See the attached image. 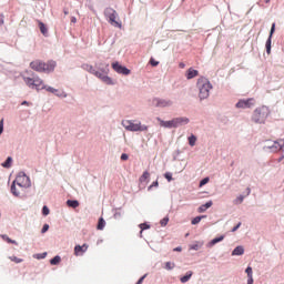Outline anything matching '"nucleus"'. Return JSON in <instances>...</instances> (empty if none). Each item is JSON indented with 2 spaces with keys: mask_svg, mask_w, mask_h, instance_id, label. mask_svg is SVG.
<instances>
[{
  "mask_svg": "<svg viewBox=\"0 0 284 284\" xmlns=\"http://www.w3.org/2000/svg\"><path fill=\"white\" fill-rule=\"evenodd\" d=\"M197 90H199V98L203 101V99H207L210 97V90H212V83L205 77H201L197 79Z\"/></svg>",
  "mask_w": 284,
  "mask_h": 284,
  "instance_id": "f257e3e1",
  "label": "nucleus"
},
{
  "mask_svg": "<svg viewBox=\"0 0 284 284\" xmlns=\"http://www.w3.org/2000/svg\"><path fill=\"white\" fill-rule=\"evenodd\" d=\"M122 125L128 132H148V125H142L141 122L123 120Z\"/></svg>",
  "mask_w": 284,
  "mask_h": 284,
  "instance_id": "f03ea898",
  "label": "nucleus"
},
{
  "mask_svg": "<svg viewBox=\"0 0 284 284\" xmlns=\"http://www.w3.org/2000/svg\"><path fill=\"white\" fill-rule=\"evenodd\" d=\"M267 116H270V109L267 106H260L253 113V121L255 123H265Z\"/></svg>",
  "mask_w": 284,
  "mask_h": 284,
  "instance_id": "7ed1b4c3",
  "label": "nucleus"
},
{
  "mask_svg": "<svg viewBox=\"0 0 284 284\" xmlns=\"http://www.w3.org/2000/svg\"><path fill=\"white\" fill-rule=\"evenodd\" d=\"M12 183L18 185L20 190H28V187L31 185L30 178L26 175V173H19Z\"/></svg>",
  "mask_w": 284,
  "mask_h": 284,
  "instance_id": "20e7f679",
  "label": "nucleus"
},
{
  "mask_svg": "<svg viewBox=\"0 0 284 284\" xmlns=\"http://www.w3.org/2000/svg\"><path fill=\"white\" fill-rule=\"evenodd\" d=\"M104 16L106 17L111 26H113L114 28H122L121 22L116 21V17H118L116 10L112 8H106L104 10Z\"/></svg>",
  "mask_w": 284,
  "mask_h": 284,
  "instance_id": "39448f33",
  "label": "nucleus"
},
{
  "mask_svg": "<svg viewBox=\"0 0 284 284\" xmlns=\"http://www.w3.org/2000/svg\"><path fill=\"white\" fill-rule=\"evenodd\" d=\"M265 148L271 152H281L284 159V140L274 141L272 144H267Z\"/></svg>",
  "mask_w": 284,
  "mask_h": 284,
  "instance_id": "423d86ee",
  "label": "nucleus"
},
{
  "mask_svg": "<svg viewBox=\"0 0 284 284\" xmlns=\"http://www.w3.org/2000/svg\"><path fill=\"white\" fill-rule=\"evenodd\" d=\"M111 68L114 70V72H116L118 74H123L124 77H128L132 72V71H130V69L121 65V63H119V62H113L111 64Z\"/></svg>",
  "mask_w": 284,
  "mask_h": 284,
  "instance_id": "0eeeda50",
  "label": "nucleus"
},
{
  "mask_svg": "<svg viewBox=\"0 0 284 284\" xmlns=\"http://www.w3.org/2000/svg\"><path fill=\"white\" fill-rule=\"evenodd\" d=\"M254 105H256V100H254V98H250V99H243L240 100L236 104L235 108H242L243 110L247 109V108H254Z\"/></svg>",
  "mask_w": 284,
  "mask_h": 284,
  "instance_id": "6e6552de",
  "label": "nucleus"
},
{
  "mask_svg": "<svg viewBox=\"0 0 284 284\" xmlns=\"http://www.w3.org/2000/svg\"><path fill=\"white\" fill-rule=\"evenodd\" d=\"M152 105H154V108H170V105H172V101L161 98H154L152 100Z\"/></svg>",
  "mask_w": 284,
  "mask_h": 284,
  "instance_id": "1a4fd4ad",
  "label": "nucleus"
},
{
  "mask_svg": "<svg viewBox=\"0 0 284 284\" xmlns=\"http://www.w3.org/2000/svg\"><path fill=\"white\" fill-rule=\"evenodd\" d=\"M54 68H57L55 61L49 60L48 62H43L42 73L50 74V72H54Z\"/></svg>",
  "mask_w": 284,
  "mask_h": 284,
  "instance_id": "9d476101",
  "label": "nucleus"
},
{
  "mask_svg": "<svg viewBox=\"0 0 284 284\" xmlns=\"http://www.w3.org/2000/svg\"><path fill=\"white\" fill-rule=\"evenodd\" d=\"M98 79H101L103 83L106 85H114V81H112V78L108 77V73H103L100 71L95 72V75Z\"/></svg>",
  "mask_w": 284,
  "mask_h": 284,
  "instance_id": "9b49d317",
  "label": "nucleus"
},
{
  "mask_svg": "<svg viewBox=\"0 0 284 284\" xmlns=\"http://www.w3.org/2000/svg\"><path fill=\"white\" fill-rule=\"evenodd\" d=\"M43 61L41 60H33L31 63H30V68L31 70H34V72H40V73H43Z\"/></svg>",
  "mask_w": 284,
  "mask_h": 284,
  "instance_id": "f8f14e48",
  "label": "nucleus"
},
{
  "mask_svg": "<svg viewBox=\"0 0 284 284\" xmlns=\"http://www.w3.org/2000/svg\"><path fill=\"white\" fill-rule=\"evenodd\" d=\"M275 31H276V23H273L272 28H271L270 37L266 41V52H267V54H270L272 52V37H273Z\"/></svg>",
  "mask_w": 284,
  "mask_h": 284,
  "instance_id": "ddd939ff",
  "label": "nucleus"
},
{
  "mask_svg": "<svg viewBox=\"0 0 284 284\" xmlns=\"http://www.w3.org/2000/svg\"><path fill=\"white\" fill-rule=\"evenodd\" d=\"M88 244H83L81 245H75L74 246V255L75 256H83V254H85V252H88Z\"/></svg>",
  "mask_w": 284,
  "mask_h": 284,
  "instance_id": "4468645a",
  "label": "nucleus"
},
{
  "mask_svg": "<svg viewBox=\"0 0 284 284\" xmlns=\"http://www.w3.org/2000/svg\"><path fill=\"white\" fill-rule=\"evenodd\" d=\"M33 88H36V90H45V84H43L41 78L36 77L33 78Z\"/></svg>",
  "mask_w": 284,
  "mask_h": 284,
  "instance_id": "2eb2a0df",
  "label": "nucleus"
},
{
  "mask_svg": "<svg viewBox=\"0 0 284 284\" xmlns=\"http://www.w3.org/2000/svg\"><path fill=\"white\" fill-rule=\"evenodd\" d=\"M158 121L160 122L161 128H176V122L174 119L170 121H163L158 118Z\"/></svg>",
  "mask_w": 284,
  "mask_h": 284,
  "instance_id": "dca6fc26",
  "label": "nucleus"
},
{
  "mask_svg": "<svg viewBox=\"0 0 284 284\" xmlns=\"http://www.w3.org/2000/svg\"><path fill=\"white\" fill-rule=\"evenodd\" d=\"M26 190H21V186H18L17 184L12 183L11 185V193L13 196H21Z\"/></svg>",
  "mask_w": 284,
  "mask_h": 284,
  "instance_id": "f3484780",
  "label": "nucleus"
},
{
  "mask_svg": "<svg viewBox=\"0 0 284 284\" xmlns=\"http://www.w3.org/2000/svg\"><path fill=\"white\" fill-rule=\"evenodd\" d=\"M175 121V128H179V125H187L190 123V119L187 118H174Z\"/></svg>",
  "mask_w": 284,
  "mask_h": 284,
  "instance_id": "a211bd4d",
  "label": "nucleus"
},
{
  "mask_svg": "<svg viewBox=\"0 0 284 284\" xmlns=\"http://www.w3.org/2000/svg\"><path fill=\"white\" fill-rule=\"evenodd\" d=\"M243 254H245L243 246H236L232 252V256H243Z\"/></svg>",
  "mask_w": 284,
  "mask_h": 284,
  "instance_id": "6ab92c4d",
  "label": "nucleus"
},
{
  "mask_svg": "<svg viewBox=\"0 0 284 284\" xmlns=\"http://www.w3.org/2000/svg\"><path fill=\"white\" fill-rule=\"evenodd\" d=\"M195 77H199V70H194L192 68H190L187 71H186V79H194Z\"/></svg>",
  "mask_w": 284,
  "mask_h": 284,
  "instance_id": "aec40b11",
  "label": "nucleus"
},
{
  "mask_svg": "<svg viewBox=\"0 0 284 284\" xmlns=\"http://www.w3.org/2000/svg\"><path fill=\"white\" fill-rule=\"evenodd\" d=\"M38 26L41 34H43V37H48V27H45V23L38 21Z\"/></svg>",
  "mask_w": 284,
  "mask_h": 284,
  "instance_id": "412c9836",
  "label": "nucleus"
},
{
  "mask_svg": "<svg viewBox=\"0 0 284 284\" xmlns=\"http://www.w3.org/2000/svg\"><path fill=\"white\" fill-rule=\"evenodd\" d=\"M67 205H68V207H72L73 210H77V207H79L80 203L78 200H68Z\"/></svg>",
  "mask_w": 284,
  "mask_h": 284,
  "instance_id": "4be33fe9",
  "label": "nucleus"
},
{
  "mask_svg": "<svg viewBox=\"0 0 284 284\" xmlns=\"http://www.w3.org/2000/svg\"><path fill=\"white\" fill-rule=\"evenodd\" d=\"M150 180V172L145 171L143 174L140 176L139 181L140 183H145V181Z\"/></svg>",
  "mask_w": 284,
  "mask_h": 284,
  "instance_id": "5701e85b",
  "label": "nucleus"
},
{
  "mask_svg": "<svg viewBox=\"0 0 284 284\" xmlns=\"http://www.w3.org/2000/svg\"><path fill=\"white\" fill-rule=\"evenodd\" d=\"M23 81L28 88H34V78H23Z\"/></svg>",
  "mask_w": 284,
  "mask_h": 284,
  "instance_id": "b1692460",
  "label": "nucleus"
},
{
  "mask_svg": "<svg viewBox=\"0 0 284 284\" xmlns=\"http://www.w3.org/2000/svg\"><path fill=\"white\" fill-rule=\"evenodd\" d=\"M192 271H189L184 276H182L180 278L181 283H187V281H190V278H192Z\"/></svg>",
  "mask_w": 284,
  "mask_h": 284,
  "instance_id": "393cba45",
  "label": "nucleus"
},
{
  "mask_svg": "<svg viewBox=\"0 0 284 284\" xmlns=\"http://www.w3.org/2000/svg\"><path fill=\"white\" fill-rule=\"evenodd\" d=\"M224 239H225V235H222V236H220V237L213 239V240L210 242V246L212 247V246L216 245V243H221V241H223Z\"/></svg>",
  "mask_w": 284,
  "mask_h": 284,
  "instance_id": "a878e982",
  "label": "nucleus"
},
{
  "mask_svg": "<svg viewBox=\"0 0 284 284\" xmlns=\"http://www.w3.org/2000/svg\"><path fill=\"white\" fill-rule=\"evenodd\" d=\"M84 69L87 72H90V74H97V69H94L92 65L85 64Z\"/></svg>",
  "mask_w": 284,
  "mask_h": 284,
  "instance_id": "bb28decb",
  "label": "nucleus"
},
{
  "mask_svg": "<svg viewBox=\"0 0 284 284\" xmlns=\"http://www.w3.org/2000/svg\"><path fill=\"white\" fill-rule=\"evenodd\" d=\"M47 92H51V94H57V97H61V94H59V90L52 88V87H45Z\"/></svg>",
  "mask_w": 284,
  "mask_h": 284,
  "instance_id": "cd10ccee",
  "label": "nucleus"
},
{
  "mask_svg": "<svg viewBox=\"0 0 284 284\" xmlns=\"http://www.w3.org/2000/svg\"><path fill=\"white\" fill-rule=\"evenodd\" d=\"M104 227H105V220L103 217H100L97 230H103Z\"/></svg>",
  "mask_w": 284,
  "mask_h": 284,
  "instance_id": "c85d7f7f",
  "label": "nucleus"
},
{
  "mask_svg": "<svg viewBox=\"0 0 284 284\" xmlns=\"http://www.w3.org/2000/svg\"><path fill=\"white\" fill-rule=\"evenodd\" d=\"M189 145H191V148H194V145H196V138L194 134L189 136Z\"/></svg>",
  "mask_w": 284,
  "mask_h": 284,
  "instance_id": "c756f323",
  "label": "nucleus"
},
{
  "mask_svg": "<svg viewBox=\"0 0 284 284\" xmlns=\"http://www.w3.org/2000/svg\"><path fill=\"white\" fill-rule=\"evenodd\" d=\"M202 219H205V215L194 217V219L191 221L192 225H199V223H201V220H202Z\"/></svg>",
  "mask_w": 284,
  "mask_h": 284,
  "instance_id": "7c9ffc66",
  "label": "nucleus"
},
{
  "mask_svg": "<svg viewBox=\"0 0 284 284\" xmlns=\"http://www.w3.org/2000/svg\"><path fill=\"white\" fill-rule=\"evenodd\" d=\"M52 265H59L61 263V256L57 255L52 260H50Z\"/></svg>",
  "mask_w": 284,
  "mask_h": 284,
  "instance_id": "2f4dec72",
  "label": "nucleus"
},
{
  "mask_svg": "<svg viewBox=\"0 0 284 284\" xmlns=\"http://www.w3.org/2000/svg\"><path fill=\"white\" fill-rule=\"evenodd\" d=\"M244 200H245V196L240 195V196H237V197L233 201V203H234V205H241V203H243Z\"/></svg>",
  "mask_w": 284,
  "mask_h": 284,
  "instance_id": "473e14b6",
  "label": "nucleus"
},
{
  "mask_svg": "<svg viewBox=\"0 0 284 284\" xmlns=\"http://www.w3.org/2000/svg\"><path fill=\"white\" fill-rule=\"evenodd\" d=\"M3 241H7V243H11L12 245H18L17 241L8 237V235H2Z\"/></svg>",
  "mask_w": 284,
  "mask_h": 284,
  "instance_id": "72a5a7b5",
  "label": "nucleus"
},
{
  "mask_svg": "<svg viewBox=\"0 0 284 284\" xmlns=\"http://www.w3.org/2000/svg\"><path fill=\"white\" fill-rule=\"evenodd\" d=\"M140 235L142 236L143 234V230H150V225L149 224H145V223H142L140 224Z\"/></svg>",
  "mask_w": 284,
  "mask_h": 284,
  "instance_id": "f704fd0d",
  "label": "nucleus"
},
{
  "mask_svg": "<svg viewBox=\"0 0 284 284\" xmlns=\"http://www.w3.org/2000/svg\"><path fill=\"white\" fill-rule=\"evenodd\" d=\"M9 258H10V261H12L13 263H23V258H19V257H17V256H14V255L10 256Z\"/></svg>",
  "mask_w": 284,
  "mask_h": 284,
  "instance_id": "c9c22d12",
  "label": "nucleus"
},
{
  "mask_svg": "<svg viewBox=\"0 0 284 284\" xmlns=\"http://www.w3.org/2000/svg\"><path fill=\"white\" fill-rule=\"evenodd\" d=\"M168 223H170V217H164L160 221V225L162 227H165V225H168Z\"/></svg>",
  "mask_w": 284,
  "mask_h": 284,
  "instance_id": "e433bc0d",
  "label": "nucleus"
},
{
  "mask_svg": "<svg viewBox=\"0 0 284 284\" xmlns=\"http://www.w3.org/2000/svg\"><path fill=\"white\" fill-rule=\"evenodd\" d=\"M174 267H175L174 263H172V262H166L165 263V270H174Z\"/></svg>",
  "mask_w": 284,
  "mask_h": 284,
  "instance_id": "4c0bfd02",
  "label": "nucleus"
},
{
  "mask_svg": "<svg viewBox=\"0 0 284 284\" xmlns=\"http://www.w3.org/2000/svg\"><path fill=\"white\" fill-rule=\"evenodd\" d=\"M201 247H203V244H193L190 246V250L199 251V250H201Z\"/></svg>",
  "mask_w": 284,
  "mask_h": 284,
  "instance_id": "58836bf2",
  "label": "nucleus"
},
{
  "mask_svg": "<svg viewBox=\"0 0 284 284\" xmlns=\"http://www.w3.org/2000/svg\"><path fill=\"white\" fill-rule=\"evenodd\" d=\"M206 183H210V178H204V179L200 182V187H203V185H206Z\"/></svg>",
  "mask_w": 284,
  "mask_h": 284,
  "instance_id": "ea45409f",
  "label": "nucleus"
},
{
  "mask_svg": "<svg viewBox=\"0 0 284 284\" xmlns=\"http://www.w3.org/2000/svg\"><path fill=\"white\" fill-rule=\"evenodd\" d=\"M42 214H43V216H48V214H50V209H48V206H43Z\"/></svg>",
  "mask_w": 284,
  "mask_h": 284,
  "instance_id": "a19ab883",
  "label": "nucleus"
},
{
  "mask_svg": "<svg viewBox=\"0 0 284 284\" xmlns=\"http://www.w3.org/2000/svg\"><path fill=\"white\" fill-rule=\"evenodd\" d=\"M150 64H151L153 68H156V65H159V61L154 60V58H151V59H150Z\"/></svg>",
  "mask_w": 284,
  "mask_h": 284,
  "instance_id": "79ce46f5",
  "label": "nucleus"
},
{
  "mask_svg": "<svg viewBox=\"0 0 284 284\" xmlns=\"http://www.w3.org/2000/svg\"><path fill=\"white\" fill-rule=\"evenodd\" d=\"M10 163H12V158H8L7 161L2 165H3V168H9Z\"/></svg>",
  "mask_w": 284,
  "mask_h": 284,
  "instance_id": "37998d69",
  "label": "nucleus"
},
{
  "mask_svg": "<svg viewBox=\"0 0 284 284\" xmlns=\"http://www.w3.org/2000/svg\"><path fill=\"white\" fill-rule=\"evenodd\" d=\"M164 178L166 179V181H169V183L172 181V173H170V172H166L165 174H164Z\"/></svg>",
  "mask_w": 284,
  "mask_h": 284,
  "instance_id": "c03bdc74",
  "label": "nucleus"
},
{
  "mask_svg": "<svg viewBox=\"0 0 284 284\" xmlns=\"http://www.w3.org/2000/svg\"><path fill=\"white\" fill-rule=\"evenodd\" d=\"M245 273L247 274V277H251L253 276V272H252V267L251 266H247V268L245 270Z\"/></svg>",
  "mask_w": 284,
  "mask_h": 284,
  "instance_id": "a18cd8bd",
  "label": "nucleus"
},
{
  "mask_svg": "<svg viewBox=\"0 0 284 284\" xmlns=\"http://www.w3.org/2000/svg\"><path fill=\"white\" fill-rule=\"evenodd\" d=\"M48 230H50V225L44 224L43 227H42V230H41V233H42V234H45V232H48Z\"/></svg>",
  "mask_w": 284,
  "mask_h": 284,
  "instance_id": "49530a36",
  "label": "nucleus"
},
{
  "mask_svg": "<svg viewBox=\"0 0 284 284\" xmlns=\"http://www.w3.org/2000/svg\"><path fill=\"white\" fill-rule=\"evenodd\" d=\"M152 187H159V181L153 182V183L149 186V190H152Z\"/></svg>",
  "mask_w": 284,
  "mask_h": 284,
  "instance_id": "de8ad7c7",
  "label": "nucleus"
},
{
  "mask_svg": "<svg viewBox=\"0 0 284 284\" xmlns=\"http://www.w3.org/2000/svg\"><path fill=\"white\" fill-rule=\"evenodd\" d=\"M207 209L205 207V205L204 204H202L199 209H197V211L200 212V213H203V212H205Z\"/></svg>",
  "mask_w": 284,
  "mask_h": 284,
  "instance_id": "09e8293b",
  "label": "nucleus"
},
{
  "mask_svg": "<svg viewBox=\"0 0 284 284\" xmlns=\"http://www.w3.org/2000/svg\"><path fill=\"white\" fill-rule=\"evenodd\" d=\"M128 159H130V156L126 153L121 155V161H128Z\"/></svg>",
  "mask_w": 284,
  "mask_h": 284,
  "instance_id": "8fccbe9b",
  "label": "nucleus"
},
{
  "mask_svg": "<svg viewBox=\"0 0 284 284\" xmlns=\"http://www.w3.org/2000/svg\"><path fill=\"white\" fill-rule=\"evenodd\" d=\"M203 205H204V207H205L206 210H210V206L212 205V201L206 202V203L203 204Z\"/></svg>",
  "mask_w": 284,
  "mask_h": 284,
  "instance_id": "3c124183",
  "label": "nucleus"
},
{
  "mask_svg": "<svg viewBox=\"0 0 284 284\" xmlns=\"http://www.w3.org/2000/svg\"><path fill=\"white\" fill-rule=\"evenodd\" d=\"M145 276H148V275H143V276L136 282V284H143V281H145Z\"/></svg>",
  "mask_w": 284,
  "mask_h": 284,
  "instance_id": "603ef678",
  "label": "nucleus"
},
{
  "mask_svg": "<svg viewBox=\"0 0 284 284\" xmlns=\"http://www.w3.org/2000/svg\"><path fill=\"white\" fill-rule=\"evenodd\" d=\"M0 134H3V120L0 121Z\"/></svg>",
  "mask_w": 284,
  "mask_h": 284,
  "instance_id": "864d4df0",
  "label": "nucleus"
},
{
  "mask_svg": "<svg viewBox=\"0 0 284 284\" xmlns=\"http://www.w3.org/2000/svg\"><path fill=\"white\" fill-rule=\"evenodd\" d=\"M239 227H241V222H239L237 225L232 229V232H236V230H239Z\"/></svg>",
  "mask_w": 284,
  "mask_h": 284,
  "instance_id": "5fc2aeb1",
  "label": "nucleus"
},
{
  "mask_svg": "<svg viewBox=\"0 0 284 284\" xmlns=\"http://www.w3.org/2000/svg\"><path fill=\"white\" fill-rule=\"evenodd\" d=\"M248 280H247V284H254V277L253 276H251V277H247Z\"/></svg>",
  "mask_w": 284,
  "mask_h": 284,
  "instance_id": "6e6d98bb",
  "label": "nucleus"
},
{
  "mask_svg": "<svg viewBox=\"0 0 284 284\" xmlns=\"http://www.w3.org/2000/svg\"><path fill=\"white\" fill-rule=\"evenodd\" d=\"M4 21H3V14H0V26H3Z\"/></svg>",
  "mask_w": 284,
  "mask_h": 284,
  "instance_id": "4d7b16f0",
  "label": "nucleus"
},
{
  "mask_svg": "<svg viewBox=\"0 0 284 284\" xmlns=\"http://www.w3.org/2000/svg\"><path fill=\"white\" fill-rule=\"evenodd\" d=\"M21 105H30V102L23 101V102L21 103Z\"/></svg>",
  "mask_w": 284,
  "mask_h": 284,
  "instance_id": "13d9d810",
  "label": "nucleus"
},
{
  "mask_svg": "<svg viewBox=\"0 0 284 284\" xmlns=\"http://www.w3.org/2000/svg\"><path fill=\"white\" fill-rule=\"evenodd\" d=\"M71 23H77V19L74 17L71 18Z\"/></svg>",
  "mask_w": 284,
  "mask_h": 284,
  "instance_id": "bf43d9fd",
  "label": "nucleus"
},
{
  "mask_svg": "<svg viewBox=\"0 0 284 284\" xmlns=\"http://www.w3.org/2000/svg\"><path fill=\"white\" fill-rule=\"evenodd\" d=\"M179 68H185V63H183V62H181L180 64H179Z\"/></svg>",
  "mask_w": 284,
  "mask_h": 284,
  "instance_id": "052dcab7",
  "label": "nucleus"
},
{
  "mask_svg": "<svg viewBox=\"0 0 284 284\" xmlns=\"http://www.w3.org/2000/svg\"><path fill=\"white\" fill-rule=\"evenodd\" d=\"M175 252H181V247L174 248Z\"/></svg>",
  "mask_w": 284,
  "mask_h": 284,
  "instance_id": "680f3d73",
  "label": "nucleus"
},
{
  "mask_svg": "<svg viewBox=\"0 0 284 284\" xmlns=\"http://www.w3.org/2000/svg\"><path fill=\"white\" fill-rule=\"evenodd\" d=\"M45 254H47V253H44V254L41 256V258H45Z\"/></svg>",
  "mask_w": 284,
  "mask_h": 284,
  "instance_id": "e2e57ef3",
  "label": "nucleus"
},
{
  "mask_svg": "<svg viewBox=\"0 0 284 284\" xmlns=\"http://www.w3.org/2000/svg\"><path fill=\"white\" fill-rule=\"evenodd\" d=\"M247 190H248L247 194H250V189H247Z\"/></svg>",
  "mask_w": 284,
  "mask_h": 284,
  "instance_id": "0e129e2a",
  "label": "nucleus"
}]
</instances>
